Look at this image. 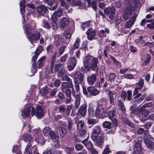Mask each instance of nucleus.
<instances>
[{"label": "nucleus", "mask_w": 154, "mask_h": 154, "mask_svg": "<svg viewBox=\"0 0 154 154\" xmlns=\"http://www.w3.org/2000/svg\"><path fill=\"white\" fill-rule=\"evenodd\" d=\"M125 3L126 6L123 18L127 20L130 16L134 13L135 7L140 6V0H126Z\"/></svg>", "instance_id": "nucleus-1"}, {"label": "nucleus", "mask_w": 154, "mask_h": 154, "mask_svg": "<svg viewBox=\"0 0 154 154\" xmlns=\"http://www.w3.org/2000/svg\"><path fill=\"white\" fill-rule=\"evenodd\" d=\"M31 112L32 116L35 115V109L34 107H32V106L26 105L25 107L21 111V116L23 117H28L29 115L30 112Z\"/></svg>", "instance_id": "nucleus-2"}, {"label": "nucleus", "mask_w": 154, "mask_h": 154, "mask_svg": "<svg viewBox=\"0 0 154 154\" xmlns=\"http://www.w3.org/2000/svg\"><path fill=\"white\" fill-rule=\"evenodd\" d=\"M106 111L105 107L102 105H100L96 108L95 115L97 117L102 119L106 116Z\"/></svg>", "instance_id": "nucleus-3"}, {"label": "nucleus", "mask_w": 154, "mask_h": 154, "mask_svg": "<svg viewBox=\"0 0 154 154\" xmlns=\"http://www.w3.org/2000/svg\"><path fill=\"white\" fill-rule=\"evenodd\" d=\"M144 133L145 135H146V139L144 140V142L147 147L148 148H154V143L148 139H153V137L149 134V131L148 130L146 131Z\"/></svg>", "instance_id": "nucleus-4"}, {"label": "nucleus", "mask_w": 154, "mask_h": 154, "mask_svg": "<svg viewBox=\"0 0 154 154\" xmlns=\"http://www.w3.org/2000/svg\"><path fill=\"white\" fill-rule=\"evenodd\" d=\"M40 37V33L38 32L30 33L27 35V38L32 44L33 43H36L37 41L39 39Z\"/></svg>", "instance_id": "nucleus-5"}, {"label": "nucleus", "mask_w": 154, "mask_h": 154, "mask_svg": "<svg viewBox=\"0 0 154 154\" xmlns=\"http://www.w3.org/2000/svg\"><path fill=\"white\" fill-rule=\"evenodd\" d=\"M84 77V75L80 71H76L74 75V82L81 83L83 81Z\"/></svg>", "instance_id": "nucleus-6"}, {"label": "nucleus", "mask_w": 154, "mask_h": 154, "mask_svg": "<svg viewBox=\"0 0 154 154\" xmlns=\"http://www.w3.org/2000/svg\"><path fill=\"white\" fill-rule=\"evenodd\" d=\"M141 142L142 141L141 140H139L135 143L133 154H143L141 151Z\"/></svg>", "instance_id": "nucleus-7"}, {"label": "nucleus", "mask_w": 154, "mask_h": 154, "mask_svg": "<svg viewBox=\"0 0 154 154\" xmlns=\"http://www.w3.org/2000/svg\"><path fill=\"white\" fill-rule=\"evenodd\" d=\"M104 11L106 15H109V18L110 19H113L115 14L114 7L106 8L104 9Z\"/></svg>", "instance_id": "nucleus-8"}, {"label": "nucleus", "mask_w": 154, "mask_h": 154, "mask_svg": "<svg viewBox=\"0 0 154 154\" xmlns=\"http://www.w3.org/2000/svg\"><path fill=\"white\" fill-rule=\"evenodd\" d=\"M88 39L92 40L95 38L96 36V31L92 28H89L86 32Z\"/></svg>", "instance_id": "nucleus-9"}, {"label": "nucleus", "mask_w": 154, "mask_h": 154, "mask_svg": "<svg viewBox=\"0 0 154 154\" xmlns=\"http://www.w3.org/2000/svg\"><path fill=\"white\" fill-rule=\"evenodd\" d=\"M149 115L148 111L140 108V112L139 114L140 119L142 121L146 120L147 119V116Z\"/></svg>", "instance_id": "nucleus-10"}, {"label": "nucleus", "mask_w": 154, "mask_h": 154, "mask_svg": "<svg viewBox=\"0 0 154 154\" xmlns=\"http://www.w3.org/2000/svg\"><path fill=\"white\" fill-rule=\"evenodd\" d=\"M87 106L85 104L81 106L77 112V115L79 117L85 116L86 112Z\"/></svg>", "instance_id": "nucleus-11"}, {"label": "nucleus", "mask_w": 154, "mask_h": 154, "mask_svg": "<svg viewBox=\"0 0 154 154\" xmlns=\"http://www.w3.org/2000/svg\"><path fill=\"white\" fill-rule=\"evenodd\" d=\"M101 132V127L99 125H96L94 127L93 129L91 137L93 139H95V136H98Z\"/></svg>", "instance_id": "nucleus-12"}, {"label": "nucleus", "mask_w": 154, "mask_h": 154, "mask_svg": "<svg viewBox=\"0 0 154 154\" xmlns=\"http://www.w3.org/2000/svg\"><path fill=\"white\" fill-rule=\"evenodd\" d=\"M88 92L91 95L95 96L98 95L100 91L94 86L88 87L87 88Z\"/></svg>", "instance_id": "nucleus-13"}, {"label": "nucleus", "mask_w": 154, "mask_h": 154, "mask_svg": "<svg viewBox=\"0 0 154 154\" xmlns=\"http://www.w3.org/2000/svg\"><path fill=\"white\" fill-rule=\"evenodd\" d=\"M97 79V75L92 74L87 77V80L88 84L90 85H93Z\"/></svg>", "instance_id": "nucleus-14"}, {"label": "nucleus", "mask_w": 154, "mask_h": 154, "mask_svg": "<svg viewBox=\"0 0 154 154\" xmlns=\"http://www.w3.org/2000/svg\"><path fill=\"white\" fill-rule=\"evenodd\" d=\"M45 112L42 108L40 106H38L36 109L35 115L38 118H41L44 115Z\"/></svg>", "instance_id": "nucleus-15"}, {"label": "nucleus", "mask_w": 154, "mask_h": 154, "mask_svg": "<svg viewBox=\"0 0 154 154\" xmlns=\"http://www.w3.org/2000/svg\"><path fill=\"white\" fill-rule=\"evenodd\" d=\"M136 17V15L135 14L130 18L129 20L126 22L125 24V28H129L132 26L135 22Z\"/></svg>", "instance_id": "nucleus-16"}, {"label": "nucleus", "mask_w": 154, "mask_h": 154, "mask_svg": "<svg viewBox=\"0 0 154 154\" xmlns=\"http://www.w3.org/2000/svg\"><path fill=\"white\" fill-rule=\"evenodd\" d=\"M63 10L62 8L58 9L52 15V20L54 21H57V17H60L62 15Z\"/></svg>", "instance_id": "nucleus-17"}, {"label": "nucleus", "mask_w": 154, "mask_h": 154, "mask_svg": "<svg viewBox=\"0 0 154 154\" xmlns=\"http://www.w3.org/2000/svg\"><path fill=\"white\" fill-rule=\"evenodd\" d=\"M33 149H36V147L35 146L31 147L30 146V144H27L25 148V151H24V154H32V151L33 152H35V150H33Z\"/></svg>", "instance_id": "nucleus-18"}, {"label": "nucleus", "mask_w": 154, "mask_h": 154, "mask_svg": "<svg viewBox=\"0 0 154 154\" xmlns=\"http://www.w3.org/2000/svg\"><path fill=\"white\" fill-rule=\"evenodd\" d=\"M108 97L109 99L110 103L112 104H114V101L116 98V95L114 91H109L108 93Z\"/></svg>", "instance_id": "nucleus-19"}, {"label": "nucleus", "mask_w": 154, "mask_h": 154, "mask_svg": "<svg viewBox=\"0 0 154 154\" xmlns=\"http://www.w3.org/2000/svg\"><path fill=\"white\" fill-rule=\"evenodd\" d=\"M98 62V60L97 58L96 57L94 58L91 60V67L92 70L97 72L98 71V68L97 65Z\"/></svg>", "instance_id": "nucleus-20"}, {"label": "nucleus", "mask_w": 154, "mask_h": 154, "mask_svg": "<svg viewBox=\"0 0 154 154\" xmlns=\"http://www.w3.org/2000/svg\"><path fill=\"white\" fill-rule=\"evenodd\" d=\"M47 11V8L44 5H39L37 8V12L39 15H44Z\"/></svg>", "instance_id": "nucleus-21"}, {"label": "nucleus", "mask_w": 154, "mask_h": 154, "mask_svg": "<svg viewBox=\"0 0 154 154\" xmlns=\"http://www.w3.org/2000/svg\"><path fill=\"white\" fill-rule=\"evenodd\" d=\"M63 40V39L62 38L61 35H56L55 36L54 39V44L56 47H58L60 45H62Z\"/></svg>", "instance_id": "nucleus-22"}, {"label": "nucleus", "mask_w": 154, "mask_h": 154, "mask_svg": "<svg viewBox=\"0 0 154 154\" xmlns=\"http://www.w3.org/2000/svg\"><path fill=\"white\" fill-rule=\"evenodd\" d=\"M35 27L36 25L34 23H32L31 25L25 26V30L27 34V35L31 33V31L35 29Z\"/></svg>", "instance_id": "nucleus-23"}, {"label": "nucleus", "mask_w": 154, "mask_h": 154, "mask_svg": "<svg viewBox=\"0 0 154 154\" xmlns=\"http://www.w3.org/2000/svg\"><path fill=\"white\" fill-rule=\"evenodd\" d=\"M23 139L25 142L28 143L27 144H29L30 143V146H32V143L33 142V140L31 135L28 134H26L24 135Z\"/></svg>", "instance_id": "nucleus-24"}, {"label": "nucleus", "mask_w": 154, "mask_h": 154, "mask_svg": "<svg viewBox=\"0 0 154 154\" xmlns=\"http://www.w3.org/2000/svg\"><path fill=\"white\" fill-rule=\"evenodd\" d=\"M76 60L74 57L71 58V62L67 66V68L69 71L72 70L75 67L76 64Z\"/></svg>", "instance_id": "nucleus-25"}, {"label": "nucleus", "mask_w": 154, "mask_h": 154, "mask_svg": "<svg viewBox=\"0 0 154 154\" xmlns=\"http://www.w3.org/2000/svg\"><path fill=\"white\" fill-rule=\"evenodd\" d=\"M69 23V20L67 18H64L60 19V27L64 29L66 26H68Z\"/></svg>", "instance_id": "nucleus-26"}, {"label": "nucleus", "mask_w": 154, "mask_h": 154, "mask_svg": "<svg viewBox=\"0 0 154 154\" xmlns=\"http://www.w3.org/2000/svg\"><path fill=\"white\" fill-rule=\"evenodd\" d=\"M46 58V56H44L41 57L38 60L37 64L38 68L40 69L42 66L44 65Z\"/></svg>", "instance_id": "nucleus-27"}, {"label": "nucleus", "mask_w": 154, "mask_h": 154, "mask_svg": "<svg viewBox=\"0 0 154 154\" xmlns=\"http://www.w3.org/2000/svg\"><path fill=\"white\" fill-rule=\"evenodd\" d=\"M92 140L96 143L97 145L99 146L101 145L103 142V140L102 137H98V136H95V139H93V137H91Z\"/></svg>", "instance_id": "nucleus-28"}, {"label": "nucleus", "mask_w": 154, "mask_h": 154, "mask_svg": "<svg viewBox=\"0 0 154 154\" xmlns=\"http://www.w3.org/2000/svg\"><path fill=\"white\" fill-rule=\"evenodd\" d=\"M88 139L87 138L82 141V143L86 147L87 149H90L93 146V145L90 141H88Z\"/></svg>", "instance_id": "nucleus-29"}, {"label": "nucleus", "mask_w": 154, "mask_h": 154, "mask_svg": "<svg viewBox=\"0 0 154 154\" xmlns=\"http://www.w3.org/2000/svg\"><path fill=\"white\" fill-rule=\"evenodd\" d=\"M35 140L38 143L41 144H44L45 142V140L43 139V137L42 134H39L36 136Z\"/></svg>", "instance_id": "nucleus-30"}, {"label": "nucleus", "mask_w": 154, "mask_h": 154, "mask_svg": "<svg viewBox=\"0 0 154 154\" xmlns=\"http://www.w3.org/2000/svg\"><path fill=\"white\" fill-rule=\"evenodd\" d=\"M95 106L92 104H89L88 109V114L89 116L90 117H93L94 115V111Z\"/></svg>", "instance_id": "nucleus-31"}, {"label": "nucleus", "mask_w": 154, "mask_h": 154, "mask_svg": "<svg viewBox=\"0 0 154 154\" xmlns=\"http://www.w3.org/2000/svg\"><path fill=\"white\" fill-rule=\"evenodd\" d=\"M48 5L51 6L50 9L51 10H55L57 6V4L54 0H52L48 3Z\"/></svg>", "instance_id": "nucleus-32"}, {"label": "nucleus", "mask_w": 154, "mask_h": 154, "mask_svg": "<svg viewBox=\"0 0 154 154\" xmlns=\"http://www.w3.org/2000/svg\"><path fill=\"white\" fill-rule=\"evenodd\" d=\"M57 52H55L52 58L51 66V72H52L54 69V66L56 61V59L57 55Z\"/></svg>", "instance_id": "nucleus-33"}, {"label": "nucleus", "mask_w": 154, "mask_h": 154, "mask_svg": "<svg viewBox=\"0 0 154 154\" xmlns=\"http://www.w3.org/2000/svg\"><path fill=\"white\" fill-rule=\"evenodd\" d=\"M75 123L77 124V129L78 131L82 130L84 125V122L82 120H80L78 122H76Z\"/></svg>", "instance_id": "nucleus-34"}, {"label": "nucleus", "mask_w": 154, "mask_h": 154, "mask_svg": "<svg viewBox=\"0 0 154 154\" xmlns=\"http://www.w3.org/2000/svg\"><path fill=\"white\" fill-rule=\"evenodd\" d=\"M26 0H22L20 3V9L21 13L23 14L25 13V2Z\"/></svg>", "instance_id": "nucleus-35"}, {"label": "nucleus", "mask_w": 154, "mask_h": 154, "mask_svg": "<svg viewBox=\"0 0 154 154\" xmlns=\"http://www.w3.org/2000/svg\"><path fill=\"white\" fill-rule=\"evenodd\" d=\"M131 113L136 115H139L140 112V109L139 110L138 108H136L135 106H133L131 107L130 108Z\"/></svg>", "instance_id": "nucleus-36"}, {"label": "nucleus", "mask_w": 154, "mask_h": 154, "mask_svg": "<svg viewBox=\"0 0 154 154\" xmlns=\"http://www.w3.org/2000/svg\"><path fill=\"white\" fill-rule=\"evenodd\" d=\"M76 101L75 106V107L77 108L79 106L80 102V96L79 94H77L75 96Z\"/></svg>", "instance_id": "nucleus-37"}, {"label": "nucleus", "mask_w": 154, "mask_h": 154, "mask_svg": "<svg viewBox=\"0 0 154 154\" xmlns=\"http://www.w3.org/2000/svg\"><path fill=\"white\" fill-rule=\"evenodd\" d=\"M143 37L142 36L139 37L138 39H136L134 41V43L137 45L144 43L145 41L143 39Z\"/></svg>", "instance_id": "nucleus-38"}, {"label": "nucleus", "mask_w": 154, "mask_h": 154, "mask_svg": "<svg viewBox=\"0 0 154 154\" xmlns=\"http://www.w3.org/2000/svg\"><path fill=\"white\" fill-rule=\"evenodd\" d=\"M92 57L90 55H87L83 59L84 65H87L90 62Z\"/></svg>", "instance_id": "nucleus-39"}, {"label": "nucleus", "mask_w": 154, "mask_h": 154, "mask_svg": "<svg viewBox=\"0 0 154 154\" xmlns=\"http://www.w3.org/2000/svg\"><path fill=\"white\" fill-rule=\"evenodd\" d=\"M51 131L48 127H46L44 128L43 132L45 136H49Z\"/></svg>", "instance_id": "nucleus-40"}, {"label": "nucleus", "mask_w": 154, "mask_h": 154, "mask_svg": "<svg viewBox=\"0 0 154 154\" xmlns=\"http://www.w3.org/2000/svg\"><path fill=\"white\" fill-rule=\"evenodd\" d=\"M58 134L57 133H55L53 131H51L48 136H50L51 138L53 140L56 139L57 140Z\"/></svg>", "instance_id": "nucleus-41"}, {"label": "nucleus", "mask_w": 154, "mask_h": 154, "mask_svg": "<svg viewBox=\"0 0 154 154\" xmlns=\"http://www.w3.org/2000/svg\"><path fill=\"white\" fill-rule=\"evenodd\" d=\"M103 126L105 128L110 129L112 128V125L111 123L108 121H106L103 123Z\"/></svg>", "instance_id": "nucleus-42"}, {"label": "nucleus", "mask_w": 154, "mask_h": 154, "mask_svg": "<svg viewBox=\"0 0 154 154\" xmlns=\"http://www.w3.org/2000/svg\"><path fill=\"white\" fill-rule=\"evenodd\" d=\"M49 91V89L48 88L45 87L42 88L40 90V92L41 95H44L46 94Z\"/></svg>", "instance_id": "nucleus-43"}, {"label": "nucleus", "mask_w": 154, "mask_h": 154, "mask_svg": "<svg viewBox=\"0 0 154 154\" xmlns=\"http://www.w3.org/2000/svg\"><path fill=\"white\" fill-rule=\"evenodd\" d=\"M118 104L120 110L122 111H125V108L124 106V104L120 100H118Z\"/></svg>", "instance_id": "nucleus-44"}, {"label": "nucleus", "mask_w": 154, "mask_h": 154, "mask_svg": "<svg viewBox=\"0 0 154 154\" xmlns=\"http://www.w3.org/2000/svg\"><path fill=\"white\" fill-rule=\"evenodd\" d=\"M90 69L89 66L87 65H84V66L82 67L81 71L84 73L86 72L90 71Z\"/></svg>", "instance_id": "nucleus-45"}, {"label": "nucleus", "mask_w": 154, "mask_h": 154, "mask_svg": "<svg viewBox=\"0 0 154 154\" xmlns=\"http://www.w3.org/2000/svg\"><path fill=\"white\" fill-rule=\"evenodd\" d=\"M116 112V109H111L109 111V117L110 119H112L113 118L115 114L114 113Z\"/></svg>", "instance_id": "nucleus-46"}, {"label": "nucleus", "mask_w": 154, "mask_h": 154, "mask_svg": "<svg viewBox=\"0 0 154 154\" xmlns=\"http://www.w3.org/2000/svg\"><path fill=\"white\" fill-rule=\"evenodd\" d=\"M123 121L125 124L128 125L131 128L133 127V124L127 118H124Z\"/></svg>", "instance_id": "nucleus-47"}, {"label": "nucleus", "mask_w": 154, "mask_h": 154, "mask_svg": "<svg viewBox=\"0 0 154 154\" xmlns=\"http://www.w3.org/2000/svg\"><path fill=\"white\" fill-rule=\"evenodd\" d=\"M42 25L44 27L47 29H49L51 27L49 23L44 20L42 21Z\"/></svg>", "instance_id": "nucleus-48"}, {"label": "nucleus", "mask_w": 154, "mask_h": 154, "mask_svg": "<svg viewBox=\"0 0 154 154\" xmlns=\"http://www.w3.org/2000/svg\"><path fill=\"white\" fill-rule=\"evenodd\" d=\"M74 150L73 147H67L66 149V152L67 154H73Z\"/></svg>", "instance_id": "nucleus-49"}, {"label": "nucleus", "mask_w": 154, "mask_h": 154, "mask_svg": "<svg viewBox=\"0 0 154 154\" xmlns=\"http://www.w3.org/2000/svg\"><path fill=\"white\" fill-rule=\"evenodd\" d=\"M147 58V59L145 60L142 63V65L143 66H145L147 64L150 62L151 59V56L149 54H148Z\"/></svg>", "instance_id": "nucleus-50"}, {"label": "nucleus", "mask_w": 154, "mask_h": 154, "mask_svg": "<svg viewBox=\"0 0 154 154\" xmlns=\"http://www.w3.org/2000/svg\"><path fill=\"white\" fill-rule=\"evenodd\" d=\"M152 106V103L151 102L147 103L144 104L140 108L142 109H144L146 107H150Z\"/></svg>", "instance_id": "nucleus-51"}, {"label": "nucleus", "mask_w": 154, "mask_h": 154, "mask_svg": "<svg viewBox=\"0 0 154 154\" xmlns=\"http://www.w3.org/2000/svg\"><path fill=\"white\" fill-rule=\"evenodd\" d=\"M73 124V121L70 119H68V128L69 130H70Z\"/></svg>", "instance_id": "nucleus-52"}, {"label": "nucleus", "mask_w": 154, "mask_h": 154, "mask_svg": "<svg viewBox=\"0 0 154 154\" xmlns=\"http://www.w3.org/2000/svg\"><path fill=\"white\" fill-rule=\"evenodd\" d=\"M80 41V39L79 38H76L75 42L74 43V48H75L77 49L79 47V42Z\"/></svg>", "instance_id": "nucleus-53"}, {"label": "nucleus", "mask_w": 154, "mask_h": 154, "mask_svg": "<svg viewBox=\"0 0 154 154\" xmlns=\"http://www.w3.org/2000/svg\"><path fill=\"white\" fill-rule=\"evenodd\" d=\"M116 78V75L114 73H111L109 75V80L111 83L114 81L115 78Z\"/></svg>", "instance_id": "nucleus-54"}, {"label": "nucleus", "mask_w": 154, "mask_h": 154, "mask_svg": "<svg viewBox=\"0 0 154 154\" xmlns=\"http://www.w3.org/2000/svg\"><path fill=\"white\" fill-rule=\"evenodd\" d=\"M60 130H61V132H60V134L61 136L63 137L67 133L64 127H62L61 128H60Z\"/></svg>", "instance_id": "nucleus-55"}, {"label": "nucleus", "mask_w": 154, "mask_h": 154, "mask_svg": "<svg viewBox=\"0 0 154 154\" xmlns=\"http://www.w3.org/2000/svg\"><path fill=\"white\" fill-rule=\"evenodd\" d=\"M144 80L142 79H140L138 84V88L140 90L143 87L144 84Z\"/></svg>", "instance_id": "nucleus-56"}, {"label": "nucleus", "mask_w": 154, "mask_h": 154, "mask_svg": "<svg viewBox=\"0 0 154 154\" xmlns=\"http://www.w3.org/2000/svg\"><path fill=\"white\" fill-rule=\"evenodd\" d=\"M42 50L43 47L41 46H39L37 48L35 52V53L39 55L42 52Z\"/></svg>", "instance_id": "nucleus-57"}, {"label": "nucleus", "mask_w": 154, "mask_h": 154, "mask_svg": "<svg viewBox=\"0 0 154 154\" xmlns=\"http://www.w3.org/2000/svg\"><path fill=\"white\" fill-rule=\"evenodd\" d=\"M124 77L125 78L130 79H133L134 78L133 75L131 74H125L124 75Z\"/></svg>", "instance_id": "nucleus-58"}, {"label": "nucleus", "mask_w": 154, "mask_h": 154, "mask_svg": "<svg viewBox=\"0 0 154 154\" xmlns=\"http://www.w3.org/2000/svg\"><path fill=\"white\" fill-rule=\"evenodd\" d=\"M90 25V21H87L83 23L82 25V27L83 29V30L84 28L86 27H89Z\"/></svg>", "instance_id": "nucleus-59"}, {"label": "nucleus", "mask_w": 154, "mask_h": 154, "mask_svg": "<svg viewBox=\"0 0 154 154\" xmlns=\"http://www.w3.org/2000/svg\"><path fill=\"white\" fill-rule=\"evenodd\" d=\"M88 122L89 125H94L97 123V121L95 119H88Z\"/></svg>", "instance_id": "nucleus-60"}, {"label": "nucleus", "mask_w": 154, "mask_h": 154, "mask_svg": "<svg viewBox=\"0 0 154 154\" xmlns=\"http://www.w3.org/2000/svg\"><path fill=\"white\" fill-rule=\"evenodd\" d=\"M99 1V0H93L92 2V7L94 9V10L95 11H97V4L96 2L97 1Z\"/></svg>", "instance_id": "nucleus-61"}, {"label": "nucleus", "mask_w": 154, "mask_h": 154, "mask_svg": "<svg viewBox=\"0 0 154 154\" xmlns=\"http://www.w3.org/2000/svg\"><path fill=\"white\" fill-rule=\"evenodd\" d=\"M76 150L79 151L81 150L83 148L82 145L79 143L76 144L75 146Z\"/></svg>", "instance_id": "nucleus-62"}, {"label": "nucleus", "mask_w": 154, "mask_h": 154, "mask_svg": "<svg viewBox=\"0 0 154 154\" xmlns=\"http://www.w3.org/2000/svg\"><path fill=\"white\" fill-rule=\"evenodd\" d=\"M68 86L67 83L66 82H64L62 83L61 87V90L63 92L64 91V89Z\"/></svg>", "instance_id": "nucleus-63"}, {"label": "nucleus", "mask_w": 154, "mask_h": 154, "mask_svg": "<svg viewBox=\"0 0 154 154\" xmlns=\"http://www.w3.org/2000/svg\"><path fill=\"white\" fill-rule=\"evenodd\" d=\"M145 46L150 48L154 47V42H147L144 45V46Z\"/></svg>", "instance_id": "nucleus-64"}]
</instances>
